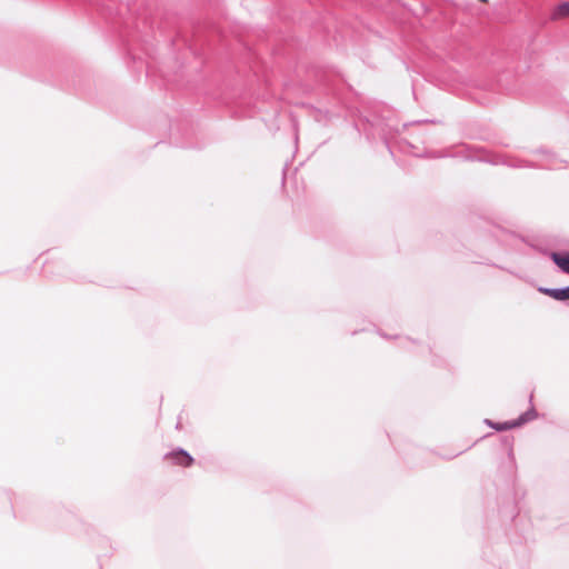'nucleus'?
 <instances>
[{
    "label": "nucleus",
    "mask_w": 569,
    "mask_h": 569,
    "mask_svg": "<svg viewBox=\"0 0 569 569\" xmlns=\"http://www.w3.org/2000/svg\"><path fill=\"white\" fill-rule=\"evenodd\" d=\"M166 459L173 465L182 467H189L193 462V459L182 450L168 453Z\"/></svg>",
    "instance_id": "1"
},
{
    "label": "nucleus",
    "mask_w": 569,
    "mask_h": 569,
    "mask_svg": "<svg viewBox=\"0 0 569 569\" xmlns=\"http://www.w3.org/2000/svg\"><path fill=\"white\" fill-rule=\"evenodd\" d=\"M540 292H542L546 296H549L550 298L555 300H569V287L563 289H547V288H540Z\"/></svg>",
    "instance_id": "2"
},
{
    "label": "nucleus",
    "mask_w": 569,
    "mask_h": 569,
    "mask_svg": "<svg viewBox=\"0 0 569 569\" xmlns=\"http://www.w3.org/2000/svg\"><path fill=\"white\" fill-rule=\"evenodd\" d=\"M569 17V2H562L556 6L551 13L550 19L552 21H559Z\"/></svg>",
    "instance_id": "3"
},
{
    "label": "nucleus",
    "mask_w": 569,
    "mask_h": 569,
    "mask_svg": "<svg viewBox=\"0 0 569 569\" xmlns=\"http://www.w3.org/2000/svg\"><path fill=\"white\" fill-rule=\"evenodd\" d=\"M551 259L563 272L569 274V254L553 252Z\"/></svg>",
    "instance_id": "4"
},
{
    "label": "nucleus",
    "mask_w": 569,
    "mask_h": 569,
    "mask_svg": "<svg viewBox=\"0 0 569 569\" xmlns=\"http://www.w3.org/2000/svg\"><path fill=\"white\" fill-rule=\"evenodd\" d=\"M520 423H521L520 421H511V422L495 423V425L492 423L491 427H493L498 431H502V430L518 427V426H520Z\"/></svg>",
    "instance_id": "5"
}]
</instances>
